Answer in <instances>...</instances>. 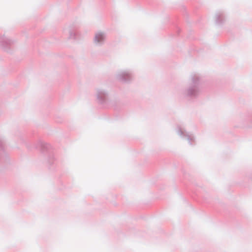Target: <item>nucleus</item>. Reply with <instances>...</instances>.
Listing matches in <instances>:
<instances>
[{"label": "nucleus", "mask_w": 252, "mask_h": 252, "mask_svg": "<svg viewBox=\"0 0 252 252\" xmlns=\"http://www.w3.org/2000/svg\"><path fill=\"white\" fill-rule=\"evenodd\" d=\"M103 38V35L101 33H98L95 36V40H97V42L101 41Z\"/></svg>", "instance_id": "nucleus-1"}]
</instances>
